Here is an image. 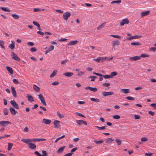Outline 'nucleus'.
Returning <instances> with one entry per match:
<instances>
[{
	"label": "nucleus",
	"instance_id": "nucleus-54",
	"mask_svg": "<svg viewBox=\"0 0 156 156\" xmlns=\"http://www.w3.org/2000/svg\"><path fill=\"white\" fill-rule=\"evenodd\" d=\"M42 155H41V156H47V152L45 151H42Z\"/></svg>",
	"mask_w": 156,
	"mask_h": 156
},
{
	"label": "nucleus",
	"instance_id": "nucleus-55",
	"mask_svg": "<svg viewBox=\"0 0 156 156\" xmlns=\"http://www.w3.org/2000/svg\"><path fill=\"white\" fill-rule=\"evenodd\" d=\"M37 50L36 48L35 47L32 48L30 50V51L32 52H36Z\"/></svg>",
	"mask_w": 156,
	"mask_h": 156
},
{
	"label": "nucleus",
	"instance_id": "nucleus-63",
	"mask_svg": "<svg viewBox=\"0 0 156 156\" xmlns=\"http://www.w3.org/2000/svg\"><path fill=\"white\" fill-rule=\"evenodd\" d=\"M156 49V48L155 47H152L150 48V50L153 51H155Z\"/></svg>",
	"mask_w": 156,
	"mask_h": 156
},
{
	"label": "nucleus",
	"instance_id": "nucleus-12",
	"mask_svg": "<svg viewBox=\"0 0 156 156\" xmlns=\"http://www.w3.org/2000/svg\"><path fill=\"white\" fill-rule=\"evenodd\" d=\"M142 37L141 36H138V35H136V36H132L131 37H128L127 38V39L128 40H131L133 39H138L139 38H140Z\"/></svg>",
	"mask_w": 156,
	"mask_h": 156
},
{
	"label": "nucleus",
	"instance_id": "nucleus-5",
	"mask_svg": "<svg viewBox=\"0 0 156 156\" xmlns=\"http://www.w3.org/2000/svg\"><path fill=\"white\" fill-rule=\"evenodd\" d=\"M60 121L57 120H55L53 122V124L55 126V128H58L60 127V125L59 124Z\"/></svg>",
	"mask_w": 156,
	"mask_h": 156
},
{
	"label": "nucleus",
	"instance_id": "nucleus-19",
	"mask_svg": "<svg viewBox=\"0 0 156 156\" xmlns=\"http://www.w3.org/2000/svg\"><path fill=\"white\" fill-rule=\"evenodd\" d=\"M28 147L31 149H34L36 148V146L35 144L31 143V142L29 144Z\"/></svg>",
	"mask_w": 156,
	"mask_h": 156
},
{
	"label": "nucleus",
	"instance_id": "nucleus-52",
	"mask_svg": "<svg viewBox=\"0 0 156 156\" xmlns=\"http://www.w3.org/2000/svg\"><path fill=\"white\" fill-rule=\"evenodd\" d=\"M107 58V57H103L102 58H101V62H104L105 60H106V58Z\"/></svg>",
	"mask_w": 156,
	"mask_h": 156
},
{
	"label": "nucleus",
	"instance_id": "nucleus-15",
	"mask_svg": "<svg viewBox=\"0 0 156 156\" xmlns=\"http://www.w3.org/2000/svg\"><path fill=\"white\" fill-rule=\"evenodd\" d=\"M9 110L11 113L13 115H15L17 112V111L12 107H11Z\"/></svg>",
	"mask_w": 156,
	"mask_h": 156
},
{
	"label": "nucleus",
	"instance_id": "nucleus-58",
	"mask_svg": "<svg viewBox=\"0 0 156 156\" xmlns=\"http://www.w3.org/2000/svg\"><path fill=\"white\" fill-rule=\"evenodd\" d=\"M37 33L41 35H43L44 34V32L40 31H37Z\"/></svg>",
	"mask_w": 156,
	"mask_h": 156
},
{
	"label": "nucleus",
	"instance_id": "nucleus-9",
	"mask_svg": "<svg viewBox=\"0 0 156 156\" xmlns=\"http://www.w3.org/2000/svg\"><path fill=\"white\" fill-rule=\"evenodd\" d=\"M21 141L27 144L28 145L32 141H33L32 139L30 140L29 139H23L21 140Z\"/></svg>",
	"mask_w": 156,
	"mask_h": 156
},
{
	"label": "nucleus",
	"instance_id": "nucleus-21",
	"mask_svg": "<svg viewBox=\"0 0 156 156\" xmlns=\"http://www.w3.org/2000/svg\"><path fill=\"white\" fill-rule=\"evenodd\" d=\"M27 97L28 98V100L29 101L31 102L34 101L33 97L32 96L29 94H27Z\"/></svg>",
	"mask_w": 156,
	"mask_h": 156
},
{
	"label": "nucleus",
	"instance_id": "nucleus-3",
	"mask_svg": "<svg viewBox=\"0 0 156 156\" xmlns=\"http://www.w3.org/2000/svg\"><path fill=\"white\" fill-rule=\"evenodd\" d=\"M129 23V21L128 19H123L120 23V26H123L125 24H128Z\"/></svg>",
	"mask_w": 156,
	"mask_h": 156
},
{
	"label": "nucleus",
	"instance_id": "nucleus-40",
	"mask_svg": "<svg viewBox=\"0 0 156 156\" xmlns=\"http://www.w3.org/2000/svg\"><path fill=\"white\" fill-rule=\"evenodd\" d=\"M139 56L140 57V58L141 57L142 58H144L146 57H149V55H146L144 54H142L140 56Z\"/></svg>",
	"mask_w": 156,
	"mask_h": 156
},
{
	"label": "nucleus",
	"instance_id": "nucleus-36",
	"mask_svg": "<svg viewBox=\"0 0 156 156\" xmlns=\"http://www.w3.org/2000/svg\"><path fill=\"white\" fill-rule=\"evenodd\" d=\"M121 0L114 1L111 2V4H113L115 3L119 4L121 2Z\"/></svg>",
	"mask_w": 156,
	"mask_h": 156
},
{
	"label": "nucleus",
	"instance_id": "nucleus-22",
	"mask_svg": "<svg viewBox=\"0 0 156 156\" xmlns=\"http://www.w3.org/2000/svg\"><path fill=\"white\" fill-rule=\"evenodd\" d=\"M32 140L33 141H36L37 142L46 140V139L44 138H34L32 139Z\"/></svg>",
	"mask_w": 156,
	"mask_h": 156
},
{
	"label": "nucleus",
	"instance_id": "nucleus-25",
	"mask_svg": "<svg viewBox=\"0 0 156 156\" xmlns=\"http://www.w3.org/2000/svg\"><path fill=\"white\" fill-rule=\"evenodd\" d=\"M33 88L35 91L37 92L40 90V88L35 84L33 85Z\"/></svg>",
	"mask_w": 156,
	"mask_h": 156
},
{
	"label": "nucleus",
	"instance_id": "nucleus-51",
	"mask_svg": "<svg viewBox=\"0 0 156 156\" xmlns=\"http://www.w3.org/2000/svg\"><path fill=\"white\" fill-rule=\"evenodd\" d=\"M148 139L145 137H143L141 138V141L142 142H145L147 141Z\"/></svg>",
	"mask_w": 156,
	"mask_h": 156
},
{
	"label": "nucleus",
	"instance_id": "nucleus-53",
	"mask_svg": "<svg viewBox=\"0 0 156 156\" xmlns=\"http://www.w3.org/2000/svg\"><path fill=\"white\" fill-rule=\"evenodd\" d=\"M111 36L114 38H117L119 39L120 38H121V37L120 36L118 35H111Z\"/></svg>",
	"mask_w": 156,
	"mask_h": 156
},
{
	"label": "nucleus",
	"instance_id": "nucleus-7",
	"mask_svg": "<svg viewBox=\"0 0 156 156\" xmlns=\"http://www.w3.org/2000/svg\"><path fill=\"white\" fill-rule=\"evenodd\" d=\"M113 92H104L102 93V94L104 97L107 96L109 95H112L113 94Z\"/></svg>",
	"mask_w": 156,
	"mask_h": 156
},
{
	"label": "nucleus",
	"instance_id": "nucleus-34",
	"mask_svg": "<svg viewBox=\"0 0 156 156\" xmlns=\"http://www.w3.org/2000/svg\"><path fill=\"white\" fill-rule=\"evenodd\" d=\"M8 110L6 108H4L3 110V112L5 115H7L8 114Z\"/></svg>",
	"mask_w": 156,
	"mask_h": 156
},
{
	"label": "nucleus",
	"instance_id": "nucleus-30",
	"mask_svg": "<svg viewBox=\"0 0 156 156\" xmlns=\"http://www.w3.org/2000/svg\"><path fill=\"white\" fill-rule=\"evenodd\" d=\"M12 16L15 19H18L19 18V16L16 14H14L12 15Z\"/></svg>",
	"mask_w": 156,
	"mask_h": 156
},
{
	"label": "nucleus",
	"instance_id": "nucleus-56",
	"mask_svg": "<svg viewBox=\"0 0 156 156\" xmlns=\"http://www.w3.org/2000/svg\"><path fill=\"white\" fill-rule=\"evenodd\" d=\"M110 85V83H104L103 84V86L104 87H108Z\"/></svg>",
	"mask_w": 156,
	"mask_h": 156
},
{
	"label": "nucleus",
	"instance_id": "nucleus-20",
	"mask_svg": "<svg viewBox=\"0 0 156 156\" xmlns=\"http://www.w3.org/2000/svg\"><path fill=\"white\" fill-rule=\"evenodd\" d=\"M63 75L67 77H71L73 75V73L71 72H66Z\"/></svg>",
	"mask_w": 156,
	"mask_h": 156
},
{
	"label": "nucleus",
	"instance_id": "nucleus-57",
	"mask_svg": "<svg viewBox=\"0 0 156 156\" xmlns=\"http://www.w3.org/2000/svg\"><path fill=\"white\" fill-rule=\"evenodd\" d=\"M76 114L79 116H80L82 117H84V116L83 114L78 112H76Z\"/></svg>",
	"mask_w": 156,
	"mask_h": 156
},
{
	"label": "nucleus",
	"instance_id": "nucleus-62",
	"mask_svg": "<svg viewBox=\"0 0 156 156\" xmlns=\"http://www.w3.org/2000/svg\"><path fill=\"white\" fill-rule=\"evenodd\" d=\"M27 44L28 45L32 46L34 45V44L33 42H29L27 43Z\"/></svg>",
	"mask_w": 156,
	"mask_h": 156
},
{
	"label": "nucleus",
	"instance_id": "nucleus-26",
	"mask_svg": "<svg viewBox=\"0 0 156 156\" xmlns=\"http://www.w3.org/2000/svg\"><path fill=\"white\" fill-rule=\"evenodd\" d=\"M6 68L8 71L11 74H12L13 73V70L9 66H7Z\"/></svg>",
	"mask_w": 156,
	"mask_h": 156
},
{
	"label": "nucleus",
	"instance_id": "nucleus-13",
	"mask_svg": "<svg viewBox=\"0 0 156 156\" xmlns=\"http://www.w3.org/2000/svg\"><path fill=\"white\" fill-rule=\"evenodd\" d=\"M12 92L13 95L15 97H17L15 89V88L13 86H12L11 87Z\"/></svg>",
	"mask_w": 156,
	"mask_h": 156
},
{
	"label": "nucleus",
	"instance_id": "nucleus-2",
	"mask_svg": "<svg viewBox=\"0 0 156 156\" xmlns=\"http://www.w3.org/2000/svg\"><path fill=\"white\" fill-rule=\"evenodd\" d=\"M70 13L69 12H66L64 13L63 15V19L66 20H67L68 18L70 16Z\"/></svg>",
	"mask_w": 156,
	"mask_h": 156
},
{
	"label": "nucleus",
	"instance_id": "nucleus-32",
	"mask_svg": "<svg viewBox=\"0 0 156 156\" xmlns=\"http://www.w3.org/2000/svg\"><path fill=\"white\" fill-rule=\"evenodd\" d=\"M131 44L133 45L134 46H139L141 45V44L138 42H132L131 43Z\"/></svg>",
	"mask_w": 156,
	"mask_h": 156
},
{
	"label": "nucleus",
	"instance_id": "nucleus-46",
	"mask_svg": "<svg viewBox=\"0 0 156 156\" xmlns=\"http://www.w3.org/2000/svg\"><path fill=\"white\" fill-rule=\"evenodd\" d=\"M41 102L42 103V104L45 106H46L47 105L45 101V100L44 98L43 99H41L40 100Z\"/></svg>",
	"mask_w": 156,
	"mask_h": 156
},
{
	"label": "nucleus",
	"instance_id": "nucleus-50",
	"mask_svg": "<svg viewBox=\"0 0 156 156\" xmlns=\"http://www.w3.org/2000/svg\"><path fill=\"white\" fill-rule=\"evenodd\" d=\"M33 23L34 25L37 26V27H40V25L37 22L33 21Z\"/></svg>",
	"mask_w": 156,
	"mask_h": 156
},
{
	"label": "nucleus",
	"instance_id": "nucleus-6",
	"mask_svg": "<svg viewBox=\"0 0 156 156\" xmlns=\"http://www.w3.org/2000/svg\"><path fill=\"white\" fill-rule=\"evenodd\" d=\"M140 59V57L139 56H136L134 57H130L129 59V60L132 61H135Z\"/></svg>",
	"mask_w": 156,
	"mask_h": 156
},
{
	"label": "nucleus",
	"instance_id": "nucleus-14",
	"mask_svg": "<svg viewBox=\"0 0 156 156\" xmlns=\"http://www.w3.org/2000/svg\"><path fill=\"white\" fill-rule=\"evenodd\" d=\"M150 13L149 10H147L145 12H141V16H145L148 15Z\"/></svg>",
	"mask_w": 156,
	"mask_h": 156
},
{
	"label": "nucleus",
	"instance_id": "nucleus-49",
	"mask_svg": "<svg viewBox=\"0 0 156 156\" xmlns=\"http://www.w3.org/2000/svg\"><path fill=\"white\" fill-rule=\"evenodd\" d=\"M103 78H104L105 79H108L109 78H111L110 75H103Z\"/></svg>",
	"mask_w": 156,
	"mask_h": 156
},
{
	"label": "nucleus",
	"instance_id": "nucleus-39",
	"mask_svg": "<svg viewBox=\"0 0 156 156\" xmlns=\"http://www.w3.org/2000/svg\"><path fill=\"white\" fill-rule=\"evenodd\" d=\"M115 141L118 145H120L121 144L122 141L120 140L116 139L115 140Z\"/></svg>",
	"mask_w": 156,
	"mask_h": 156
},
{
	"label": "nucleus",
	"instance_id": "nucleus-24",
	"mask_svg": "<svg viewBox=\"0 0 156 156\" xmlns=\"http://www.w3.org/2000/svg\"><path fill=\"white\" fill-rule=\"evenodd\" d=\"M129 90L128 89H121V91L126 94L129 93Z\"/></svg>",
	"mask_w": 156,
	"mask_h": 156
},
{
	"label": "nucleus",
	"instance_id": "nucleus-27",
	"mask_svg": "<svg viewBox=\"0 0 156 156\" xmlns=\"http://www.w3.org/2000/svg\"><path fill=\"white\" fill-rule=\"evenodd\" d=\"M113 44L114 46L115 45H119L120 44V42L118 40L114 41H113Z\"/></svg>",
	"mask_w": 156,
	"mask_h": 156
},
{
	"label": "nucleus",
	"instance_id": "nucleus-29",
	"mask_svg": "<svg viewBox=\"0 0 156 156\" xmlns=\"http://www.w3.org/2000/svg\"><path fill=\"white\" fill-rule=\"evenodd\" d=\"M105 22H104V23L102 24L101 25H100L97 27V29L98 30H99L101 29H102L103 28L104 26L105 25Z\"/></svg>",
	"mask_w": 156,
	"mask_h": 156
},
{
	"label": "nucleus",
	"instance_id": "nucleus-41",
	"mask_svg": "<svg viewBox=\"0 0 156 156\" xmlns=\"http://www.w3.org/2000/svg\"><path fill=\"white\" fill-rule=\"evenodd\" d=\"M56 71L54 70L50 76V77H52L54 76L56 74Z\"/></svg>",
	"mask_w": 156,
	"mask_h": 156
},
{
	"label": "nucleus",
	"instance_id": "nucleus-48",
	"mask_svg": "<svg viewBox=\"0 0 156 156\" xmlns=\"http://www.w3.org/2000/svg\"><path fill=\"white\" fill-rule=\"evenodd\" d=\"M101 58L100 57H98L97 58H94L93 59V60L95 61H97L98 62H101Z\"/></svg>",
	"mask_w": 156,
	"mask_h": 156
},
{
	"label": "nucleus",
	"instance_id": "nucleus-64",
	"mask_svg": "<svg viewBox=\"0 0 156 156\" xmlns=\"http://www.w3.org/2000/svg\"><path fill=\"white\" fill-rule=\"evenodd\" d=\"M73 154L72 153H69L67 154H66L64 156H71Z\"/></svg>",
	"mask_w": 156,
	"mask_h": 156
},
{
	"label": "nucleus",
	"instance_id": "nucleus-1",
	"mask_svg": "<svg viewBox=\"0 0 156 156\" xmlns=\"http://www.w3.org/2000/svg\"><path fill=\"white\" fill-rule=\"evenodd\" d=\"M11 53V57L13 59L18 61H19L20 60V58L16 54L13 52H12Z\"/></svg>",
	"mask_w": 156,
	"mask_h": 156
},
{
	"label": "nucleus",
	"instance_id": "nucleus-28",
	"mask_svg": "<svg viewBox=\"0 0 156 156\" xmlns=\"http://www.w3.org/2000/svg\"><path fill=\"white\" fill-rule=\"evenodd\" d=\"M114 140V139L112 138H108L107 139L106 141V143L107 144H109L111 143Z\"/></svg>",
	"mask_w": 156,
	"mask_h": 156
},
{
	"label": "nucleus",
	"instance_id": "nucleus-31",
	"mask_svg": "<svg viewBox=\"0 0 156 156\" xmlns=\"http://www.w3.org/2000/svg\"><path fill=\"white\" fill-rule=\"evenodd\" d=\"M91 101L94 102H100V100L98 98H90Z\"/></svg>",
	"mask_w": 156,
	"mask_h": 156
},
{
	"label": "nucleus",
	"instance_id": "nucleus-11",
	"mask_svg": "<svg viewBox=\"0 0 156 156\" xmlns=\"http://www.w3.org/2000/svg\"><path fill=\"white\" fill-rule=\"evenodd\" d=\"M85 89L86 90L89 89L90 91H93V92H95L97 90V88L96 87H91L89 86L86 87Z\"/></svg>",
	"mask_w": 156,
	"mask_h": 156
},
{
	"label": "nucleus",
	"instance_id": "nucleus-35",
	"mask_svg": "<svg viewBox=\"0 0 156 156\" xmlns=\"http://www.w3.org/2000/svg\"><path fill=\"white\" fill-rule=\"evenodd\" d=\"M12 144L11 143H8V151H10L11 150L12 146Z\"/></svg>",
	"mask_w": 156,
	"mask_h": 156
},
{
	"label": "nucleus",
	"instance_id": "nucleus-8",
	"mask_svg": "<svg viewBox=\"0 0 156 156\" xmlns=\"http://www.w3.org/2000/svg\"><path fill=\"white\" fill-rule=\"evenodd\" d=\"M11 124V123L8 121H4L0 122V125L2 126H4L6 125Z\"/></svg>",
	"mask_w": 156,
	"mask_h": 156
},
{
	"label": "nucleus",
	"instance_id": "nucleus-61",
	"mask_svg": "<svg viewBox=\"0 0 156 156\" xmlns=\"http://www.w3.org/2000/svg\"><path fill=\"white\" fill-rule=\"evenodd\" d=\"M34 154L38 156H41V155L37 151H35Z\"/></svg>",
	"mask_w": 156,
	"mask_h": 156
},
{
	"label": "nucleus",
	"instance_id": "nucleus-10",
	"mask_svg": "<svg viewBox=\"0 0 156 156\" xmlns=\"http://www.w3.org/2000/svg\"><path fill=\"white\" fill-rule=\"evenodd\" d=\"M76 122L80 125H81L82 124H83L85 125H87V123L86 122L81 120H77L76 121Z\"/></svg>",
	"mask_w": 156,
	"mask_h": 156
},
{
	"label": "nucleus",
	"instance_id": "nucleus-4",
	"mask_svg": "<svg viewBox=\"0 0 156 156\" xmlns=\"http://www.w3.org/2000/svg\"><path fill=\"white\" fill-rule=\"evenodd\" d=\"M10 103L11 105L15 108L19 109L18 105L16 103L14 100H11L10 101Z\"/></svg>",
	"mask_w": 156,
	"mask_h": 156
},
{
	"label": "nucleus",
	"instance_id": "nucleus-59",
	"mask_svg": "<svg viewBox=\"0 0 156 156\" xmlns=\"http://www.w3.org/2000/svg\"><path fill=\"white\" fill-rule=\"evenodd\" d=\"M13 82L16 84H18L19 83V82L16 79H14L13 80Z\"/></svg>",
	"mask_w": 156,
	"mask_h": 156
},
{
	"label": "nucleus",
	"instance_id": "nucleus-17",
	"mask_svg": "<svg viewBox=\"0 0 156 156\" xmlns=\"http://www.w3.org/2000/svg\"><path fill=\"white\" fill-rule=\"evenodd\" d=\"M78 42L77 40L73 41H70L69 43L68 44V45H73L76 44Z\"/></svg>",
	"mask_w": 156,
	"mask_h": 156
},
{
	"label": "nucleus",
	"instance_id": "nucleus-43",
	"mask_svg": "<svg viewBox=\"0 0 156 156\" xmlns=\"http://www.w3.org/2000/svg\"><path fill=\"white\" fill-rule=\"evenodd\" d=\"M95 127L98 128L99 130H101L105 129V126L99 127L98 126H95Z\"/></svg>",
	"mask_w": 156,
	"mask_h": 156
},
{
	"label": "nucleus",
	"instance_id": "nucleus-42",
	"mask_svg": "<svg viewBox=\"0 0 156 156\" xmlns=\"http://www.w3.org/2000/svg\"><path fill=\"white\" fill-rule=\"evenodd\" d=\"M94 142L95 143H96V144H101L104 141L103 140H99V141H97L96 140H94Z\"/></svg>",
	"mask_w": 156,
	"mask_h": 156
},
{
	"label": "nucleus",
	"instance_id": "nucleus-33",
	"mask_svg": "<svg viewBox=\"0 0 156 156\" xmlns=\"http://www.w3.org/2000/svg\"><path fill=\"white\" fill-rule=\"evenodd\" d=\"M57 114L58 116L60 119L64 117V115L62 114H61L59 112H57Z\"/></svg>",
	"mask_w": 156,
	"mask_h": 156
},
{
	"label": "nucleus",
	"instance_id": "nucleus-38",
	"mask_svg": "<svg viewBox=\"0 0 156 156\" xmlns=\"http://www.w3.org/2000/svg\"><path fill=\"white\" fill-rule=\"evenodd\" d=\"M117 74V73L115 72H112L111 73L110 76L111 77V78H113L114 76H115Z\"/></svg>",
	"mask_w": 156,
	"mask_h": 156
},
{
	"label": "nucleus",
	"instance_id": "nucleus-37",
	"mask_svg": "<svg viewBox=\"0 0 156 156\" xmlns=\"http://www.w3.org/2000/svg\"><path fill=\"white\" fill-rule=\"evenodd\" d=\"M4 42L3 41H0V45L1 46V47L3 48H5V47L4 46Z\"/></svg>",
	"mask_w": 156,
	"mask_h": 156
},
{
	"label": "nucleus",
	"instance_id": "nucleus-60",
	"mask_svg": "<svg viewBox=\"0 0 156 156\" xmlns=\"http://www.w3.org/2000/svg\"><path fill=\"white\" fill-rule=\"evenodd\" d=\"M59 84V82L57 81H55L54 82L52 83V84L53 85H56L58 84Z\"/></svg>",
	"mask_w": 156,
	"mask_h": 156
},
{
	"label": "nucleus",
	"instance_id": "nucleus-45",
	"mask_svg": "<svg viewBox=\"0 0 156 156\" xmlns=\"http://www.w3.org/2000/svg\"><path fill=\"white\" fill-rule=\"evenodd\" d=\"M89 78H91L92 79L91 80V81H94L95 80V79L97 77L96 76H89Z\"/></svg>",
	"mask_w": 156,
	"mask_h": 156
},
{
	"label": "nucleus",
	"instance_id": "nucleus-18",
	"mask_svg": "<svg viewBox=\"0 0 156 156\" xmlns=\"http://www.w3.org/2000/svg\"><path fill=\"white\" fill-rule=\"evenodd\" d=\"M12 43L9 44V47L12 50H13L15 48V42L13 41H11Z\"/></svg>",
	"mask_w": 156,
	"mask_h": 156
},
{
	"label": "nucleus",
	"instance_id": "nucleus-47",
	"mask_svg": "<svg viewBox=\"0 0 156 156\" xmlns=\"http://www.w3.org/2000/svg\"><path fill=\"white\" fill-rule=\"evenodd\" d=\"M113 119H120V116L119 115H115L113 116Z\"/></svg>",
	"mask_w": 156,
	"mask_h": 156
},
{
	"label": "nucleus",
	"instance_id": "nucleus-44",
	"mask_svg": "<svg viewBox=\"0 0 156 156\" xmlns=\"http://www.w3.org/2000/svg\"><path fill=\"white\" fill-rule=\"evenodd\" d=\"M126 98L127 99H128L129 100H130V101H133L135 100L134 98L131 97H130V96H128V97H126Z\"/></svg>",
	"mask_w": 156,
	"mask_h": 156
},
{
	"label": "nucleus",
	"instance_id": "nucleus-16",
	"mask_svg": "<svg viewBox=\"0 0 156 156\" xmlns=\"http://www.w3.org/2000/svg\"><path fill=\"white\" fill-rule=\"evenodd\" d=\"M43 122L46 124H49L51 122V120L50 119H43Z\"/></svg>",
	"mask_w": 156,
	"mask_h": 156
},
{
	"label": "nucleus",
	"instance_id": "nucleus-23",
	"mask_svg": "<svg viewBox=\"0 0 156 156\" xmlns=\"http://www.w3.org/2000/svg\"><path fill=\"white\" fill-rule=\"evenodd\" d=\"M65 147V146L59 148L57 151V152L58 153H60L63 152L64 151V148Z\"/></svg>",
	"mask_w": 156,
	"mask_h": 156
}]
</instances>
